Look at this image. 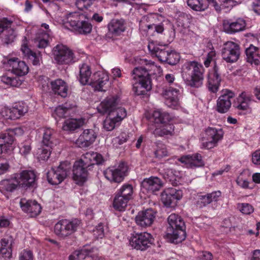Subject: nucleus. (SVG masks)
Returning a JSON list of instances; mask_svg holds the SVG:
<instances>
[{
    "label": "nucleus",
    "instance_id": "f257e3e1",
    "mask_svg": "<svg viewBox=\"0 0 260 260\" xmlns=\"http://www.w3.org/2000/svg\"><path fill=\"white\" fill-rule=\"evenodd\" d=\"M204 72V68L201 63L195 61H189L183 65L181 76L187 86L199 88L203 84Z\"/></svg>",
    "mask_w": 260,
    "mask_h": 260
},
{
    "label": "nucleus",
    "instance_id": "f03ea898",
    "mask_svg": "<svg viewBox=\"0 0 260 260\" xmlns=\"http://www.w3.org/2000/svg\"><path fill=\"white\" fill-rule=\"evenodd\" d=\"M168 225L167 235L170 241L179 243L184 240L186 237L185 224L182 217L172 213L167 218Z\"/></svg>",
    "mask_w": 260,
    "mask_h": 260
},
{
    "label": "nucleus",
    "instance_id": "7ed1b4c3",
    "mask_svg": "<svg viewBox=\"0 0 260 260\" xmlns=\"http://www.w3.org/2000/svg\"><path fill=\"white\" fill-rule=\"evenodd\" d=\"M80 224V221L77 219L60 220L54 225V233L58 237L65 239L74 234Z\"/></svg>",
    "mask_w": 260,
    "mask_h": 260
},
{
    "label": "nucleus",
    "instance_id": "20e7f679",
    "mask_svg": "<svg viewBox=\"0 0 260 260\" xmlns=\"http://www.w3.org/2000/svg\"><path fill=\"white\" fill-rule=\"evenodd\" d=\"M71 169L70 164L68 161L60 163L56 169L52 168L47 174L48 182L52 185L60 184L70 173Z\"/></svg>",
    "mask_w": 260,
    "mask_h": 260
},
{
    "label": "nucleus",
    "instance_id": "39448f33",
    "mask_svg": "<svg viewBox=\"0 0 260 260\" xmlns=\"http://www.w3.org/2000/svg\"><path fill=\"white\" fill-rule=\"evenodd\" d=\"M99 113L104 114H109L111 113L118 114L121 109L126 111L125 109L121 106V102L117 95H109L105 98L97 108Z\"/></svg>",
    "mask_w": 260,
    "mask_h": 260
},
{
    "label": "nucleus",
    "instance_id": "423d86ee",
    "mask_svg": "<svg viewBox=\"0 0 260 260\" xmlns=\"http://www.w3.org/2000/svg\"><path fill=\"white\" fill-rule=\"evenodd\" d=\"M54 59L60 64H69L73 63L74 54L69 48L62 44H58L53 48Z\"/></svg>",
    "mask_w": 260,
    "mask_h": 260
},
{
    "label": "nucleus",
    "instance_id": "0eeeda50",
    "mask_svg": "<svg viewBox=\"0 0 260 260\" xmlns=\"http://www.w3.org/2000/svg\"><path fill=\"white\" fill-rule=\"evenodd\" d=\"M223 136V132L221 128L208 127L205 130V137L203 139V147L209 149L216 147Z\"/></svg>",
    "mask_w": 260,
    "mask_h": 260
},
{
    "label": "nucleus",
    "instance_id": "6e6552de",
    "mask_svg": "<svg viewBox=\"0 0 260 260\" xmlns=\"http://www.w3.org/2000/svg\"><path fill=\"white\" fill-rule=\"evenodd\" d=\"M153 242V239L150 234L142 232L134 235L129 240V244L137 250L144 251L150 247Z\"/></svg>",
    "mask_w": 260,
    "mask_h": 260
},
{
    "label": "nucleus",
    "instance_id": "1a4fd4ad",
    "mask_svg": "<svg viewBox=\"0 0 260 260\" xmlns=\"http://www.w3.org/2000/svg\"><path fill=\"white\" fill-rule=\"evenodd\" d=\"M240 55V48L239 44L234 42L225 43L221 50L222 59L228 63L236 62Z\"/></svg>",
    "mask_w": 260,
    "mask_h": 260
},
{
    "label": "nucleus",
    "instance_id": "9d476101",
    "mask_svg": "<svg viewBox=\"0 0 260 260\" xmlns=\"http://www.w3.org/2000/svg\"><path fill=\"white\" fill-rule=\"evenodd\" d=\"M127 169V166L124 162H121L117 167L107 168L104 171V175L109 181L119 183L123 181Z\"/></svg>",
    "mask_w": 260,
    "mask_h": 260
},
{
    "label": "nucleus",
    "instance_id": "9b49d317",
    "mask_svg": "<svg viewBox=\"0 0 260 260\" xmlns=\"http://www.w3.org/2000/svg\"><path fill=\"white\" fill-rule=\"evenodd\" d=\"M235 95V93L230 90H222L221 92V95L217 100V111L220 113H226L231 107V100Z\"/></svg>",
    "mask_w": 260,
    "mask_h": 260
},
{
    "label": "nucleus",
    "instance_id": "f8f14e48",
    "mask_svg": "<svg viewBox=\"0 0 260 260\" xmlns=\"http://www.w3.org/2000/svg\"><path fill=\"white\" fill-rule=\"evenodd\" d=\"M156 212L152 209H147L139 212L135 217L137 225L142 228L150 226L156 217Z\"/></svg>",
    "mask_w": 260,
    "mask_h": 260
},
{
    "label": "nucleus",
    "instance_id": "ddd939ff",
    "mask_svg": "<svg viewBox=\"0 0 260 260\" xmlns=\"http://www.w3.org/2000/svg\"><path fill=\"white\" fill-rule=\"evenodd\" d=\"M126 111L123 109L120 110L119 114L111 113L108 114V116L104 121V127L108 131L113 130L121 121L126 117Z\"/></svg>",
    "mask_w": 260,
    "mask_h": 260
},
{
    "label": "nucleus",
    "instance_id": "4468645a",
    "mask_svg": "<svg viewBox=\"0 0 260 260\" xmlns=\"http://www.w3.org/2000/svg\"><path fill=\"white\" fill-rule=\"evenodd\" d=\"M182 197L181 190L175 188H169L161 193V201L165 206L169 207L172 204H175Z\"/></svg>",
    "mask_w": 260,
    "mask_h": 260
},
{
    "label": "nucleus",
    "instance_id": "2eb2a0df",
    "mask_svg": "<svg viewBox=\"0 0 260 260\" xmlns=\"http://www.w3.org/2000/svg\"><path fill=\"white\" fill-rule=\"evenodd\" d=\"M156 66L154 62H149L146 61L145 67H136L133 71L132 76L134 81H139L140 80H144L150 79V73L152 70H154Z\"/></svg>",
    "mask_w": 260,
    "mask_h": 260
},
{
    "label": "nucleus",
    "instance_id": "dca6fc26",
    "mask_svg": "<svg viewBox=\"0 0 260 260\" xmlns=\"http://www.w3.org/2000/svg\"><path fill=\"white\" fill-rule=\"evenodd\" d=\"M77 161L85 167L88 168V170H91L93 165L102 164L104 159L100 154L94 152H88L83 154L82 158Z\"/></svg>",
    "mask_w": 260,
    "mask_h": 260
},
{
    "label": "nucleus",
    "instance_id": "f3484780",
    "mask_svg": "<svg viewBox=\"0 0 260 260\" xmlns=\"http://www.w3.org/2000/svg\"><path fill=\"white\" fill-rule=\"evenodd\" d=\"M108 32L106 37L111 38L119 36L125 30V22L122 19H113L108 24Z\"/></svg>",
    "mask_w": 260,
    "mask_h": 260
},
{
    "label": "nucleus",
    "instance_id": "a211bd4d",
    "mask_svg": "<svg viewBox=\"0 0 260 260\" xmlns=\"http://www.w3.org/2000/svg\"><path fill=\"white\" fill-rule=\"evenodd\" d=\"M180 91L178 88L170 87L166 90L165 93V104L171 108L178 109L180 107V102L178 96Z\"/></svg>",
    "mask_w": 260,
    "mask_h": 260
},
{
    "label": "nucleus",
    "instance_id": "6ab92c4d",
    "mask_svg": "<svg viewBox=\"0 0 260 260\" xmlns=\"http://www.w3.org/2000/svg\"><path fill=\"white\" fill-rule=\"evenodd\" d=\"M15 178L18 180L22 187L31 186L35 182L36 175L34 171L30 170H23L19 173L14 174Z\"/></svg>",
    "mask_w": 260,
    "mask_h": 260
},
{
    "label": "nucleus",
    "instance_id": "aec40b11",
    "mask_svg": "<svg viewBox=\"0 0 260 260\" xmlns=\"http://www.w3.org/2000/svg\"><path fill=\"white\" fill-rule=\"evenodd\" d=\"M7 64L11 68L10 70L12 72L18 76H24L28 72V67L26 63L17 58L9 59Z\"/></svg>",
    "mask_w": 260,
    "mask_h": 260
},
{
    "label": "nucleus",
    "instance_id": "412c9836",
    "mask_svg": "<svg viewBox=\"0 0 260 260\" xmlns=\"http://www.w3.org/2000/svg\"><path fill=\"white\" fill-rule=\"evenodd\" d=\"M88 168L85 167L80 162L76 161L74 165L73 170V179L76 182L77 184H82L85 182L88 176Z\"/></svg>",
    "mask_w": 260,
    "mask_h": 260
},
{
    "label": "nucleus",
    "instance_id": "4be33fe9",
    "mask_svg": "<svg viewBox=\"0 0 260 260\" xmlns=\"http://www.w3.org/2000/svg\"><path fill=\"white\" fill-rule=\"evenodd\" d=\"M20 205L22 210L29 214L30 217L37 216L41 211L40 205L36 201L22 199L20 201Z\"/></svg>",
    "mask_w": 260,
    "mask_h": 260
},
{
    "label": "nucleus",
    "instance_id": "5701e85b",
    "mask_svg": "<svg viewBox=\"0 0 260 260\" xmlns=\"http://www.w3.org/2000/svg\"><path fill=\"white\" fill-rule=\"evenodd\" d=\"M221 77L219 73V68L214 64L213 70L208 75V88L209 91L215 93L218 89L221 82Z\"/></svg>",
    "mask_w": 260,
    "mask_h": 260
},
{
    "label": "nucleus",
    "instance_id": "b1692460",
    "mask_svg": "<svg viewBox=\"0 0 260 260\" xmlns=\"http://www.w3.org/2000/svg\"><path fill=\"white\" fill-rule=\"evenodd\" d=\"M96 137V136L93 130L87 129L84 130L79 137L76 143L79 147H87L94 142Z\"/></svg>",
    "mask_w": 260,
    "mask_h": 260
},
{
    "label": "nucleus",
    "instance_id": "393cba45",
    "mask_svg": "<svg viewBox=\"0 0 260 260\" xmlns=\"http://www.w3.org/2000/svg\"><path fill=\"white\" fill-rule=\"evenodd\" d=\"M245 27V21L240 18L233 21L227 20L223 22L224 29L225 32L229 34H233L242 31L244 30Z\"/></svg>",
    "mask_w": 260,
    "mask_h": 260
},
{
    "label": "nucleus",
    "instance_id": "a878e982",
    "mask_svg": "<svg viewBox=\"0 0 260 260\" xmlns=\"http://www.w3.org/2000/svg\"><path fill=\"white\" fill-rule=\"evenodd\" d=\"M162 184L161 180L156 177L145 179L142 182L143 188L146 190L148 192L152 193L158 191L162 186Z\"/></svg>",
    "mask_w": 260,
    "mask_h": 260
},
{
    "label": "nucleus",
    "instance_id": "bb28decb",
    "mask_svg": "<svg viewBox=\"0 0 260 260\" xmlns=\"http://www.w3.org/2000/svg\"><path fill=\"white\" fill-rule=\"evenodd\" d=\"M178 160L187 165V167H200L204 166V162L201 154L198 153L184 155L178 158Z\"/></svg>",
    "mask_w": 260,
    "mask_h": 260
},
{
    "label": "nucleus",
    "instance_id": "cd10ccee",
    "mask_svg": "<svg viewBox=\"0 0 260 260\" xmlns=\"http://www.w3.org/2000/svg\"><path fill=\"white\" fill-rule=\"evenodd\" d=\"M109 81L108 74L102 71L95 73L91 78L90 84L99 91H102L103 86Z\"/></svg>",
    "mask_w": 260,
    "mask_h": 260
},
{
    "label": "nucleus",
    "instance_id": "c85d7f7f",
    "mask_svg": "<svg viewBox=\"0 0 260 260\" xmlns=\"http://www.w3.org/2000/svg\"><path fill=\"white\" fill-rule=\"evenodd\" d=\"M58 141L55 137L54 131L50 128H45L43 129L42 144L46 147L52 148L56 146Z\"/></svg>",
    "mask_w": 260,
    "mask_h": 260
},
{
    "label": "nucleus",
    "instance_id": "c756f323",
    "mask_svg": "<svg viewBox=\"0 0 260 260\" xmlns=\"http://www.w3.org/2000/svg\"><path fill=\"white\" fill-rule=\"evenodd\" d=\"M247 62L256 66L260 64V49L252 44L245 49Z\"/></svg>",
    "mask_w": 260,
    "mask_h": 260
},
{
    "label": "nucleus",
    "instance_id": "7c9ffc66",
    "mask_svg": "<svg viewBox=\"0 0 260 260\" xmlns=\"http://www.w3.org/2000/svg\"><path fill=\"white\" fill-rule=\"evenodd\" d=\"M51 87L53 92L62 98L68 95V86L67 84L62 80L58 79L51 81Z\"/></svg>",
    "mask_w": 260,
    "mask_h": 260
},
{
    "label": "nucleus",
    "instance_id": "2f4dec72",
    "mask_svg": "<svg viewBox=\"0 0 260 260\" xmlns=\"http://www.w3.org/2000/svg\"><path fill=\"white\" fill-rule=\"evenodd\" d=\"M13 239L11 236L4 238L1 240V248L0 249V257L5 259H9L12 256V246Z\"/></svg>",
    "mask_w": 260,
    "mask_h": 260
},
{
    "label": "nucleus",
    "instance_id": "473e14b6",
    "mask_svg": "<svg viewBox=\"0 0 260 260\" xmlns=\"http://www.w3.org/2000/svg\"><path fill=\"white\" fill-rule=\"evenodd\" d=\"M150 79L140 80L133 83V91L137 95H144L151 89Z\"/></svg>",
    "mask_w": 260,
    "mask_h": 260
},
{
    "label": "nucleus",
    "instance_id": "72a5a7b5",
    "mask_svg": "<svg viewBox=\"0 0 260 260\" xmlns=\"http://www.w3.org/2000/svg\"><path fill=\"white\" fill-rule=\"evenodd\" d=\"M148 48L152 54L155 55L159 60L161 62H166L168 53H169V49L166 48L164 46H156L154 43H150L148 45Z\"/></svg>",
    "mask_w": 260,
    "mask_h": 260
},
{
    "label": "nucleus",
    "instance_id": "f704fd0d",
    "mask_svg": "<svg viewBox=\"0 0 260 260\" xmlns=\"http://www.w3.org/2000/svg\"><path fill=\"white\" fill-rule=\"evenodd\" d=\"M85 19V15L83 14L81 12H74L67 15L64 24L66 26L69 25L75 29L82 21H83V19Z\"/></svg>",
    "mask_w": 260,
    "mask_h": 260
},
{
    "label": "nucleus",
    "instance_id": "c9c22d12",
    "mask_svg": "<svg viewBox=\"0 0 260 260\" xmlns=\"http://www.w3.org/2000/svg\"><path fill=\"white\" fill-rule=\"evenodd\" d=\"M79 80L82 85L90 84L91 71L90 66L83 63L79 66Z\"/></svg>",
    "mask_w": 260,
    "mask_h": 260
},
{
    "label": "nucleus",
    "instance_id": "e433bc0d",
    "mask_svg": "<svg viewBox=\"0 0 260 260\" xmlns=\"http://www.w3.org/2000/svg\"><path fill=\"white\" fill-rule=\"evenodd\" d=\"M251 102L250 96L246 92L241 93L237 98L234 107L240 110H247L249 109Z\"/></svg>",
    "mask_w": 260,
    "mask_h": 260
},
{
    "label": "nucleus",
    "instance_id": "4c0bfd02",
    "mask_svg": "<svg viewBox=\"0 0 260 260\" xmlns=\"http://www.w3.org/2000/svg\"><path fill=\"white\" fill-rule=\"evenodd\" d=\"M84 121L80 119H70L65 120L62 125L63 131L73 132L79 128L83 124Z\"/></svg>",
    "mask_w": 260,
    "mask_h": 260
},
{
    "label": "nucleus",
    "instance_id": "58836bf2",
    "mask_svg": "<svg viewBox=\"0 0 260 260\" xmlns=\"http://www.w3.org/2000/svg\"><path fill=\"white\" fill-rule=\"evenodd\" d=\"M21 49L23 54L28 58L33 65L37 66L39 64L40 58V53L37 54L36 53L31 51L25 45H22Z\"/></svg>",
    "mask_w": 260,
    "mask_h": 260
},
{
    "label": "nucleus",
    "instance_id": "ea45409f",
    "mask_svg": "<svg viewBox=\"0 0 260 260\" xmlns=\"http://www.w3.org/2000/svg\"><path fill=\"white\" fill-rule=\"evenodd\" d=\"M128 201L125 198L115 193L113 202V207L116 210L119 211H124Z\"/></svg>",
    "mask_w": 260,
    "mask_h": 260
},
{
    "label": "nucleus",
    "instance_id": "a19ab883",
    "mask_svg": "<svg viewBox=\"0 0 260 260\" xmlns=\"http://www.w3.org/2000/svg\"><path fill=\"white\" fill-rule=\"evenodd\" d=\"M154 122L157 123H163L169 121L171 118L168 113L161 110H155L152 114Z\"/></svg>",
    "mask_w": 260,
    "mask_h": 260
},
{
    "label": "nucleus",
    "instance_id": "79ce46f5",
    "mask_svg": "<svg viewBox=\"0 0 260 260\" xmlns=\"http://www.w3.org/2000/svg\"><path fill=\"white\" fill-rule=\"evenodd\" d=\"M179 172L172 169H167L164 170L162 176L164 179L167 181L170 182L172 184H177Z\"/></svg>",
    "mask_w": 260,
    "mask_h": 260
},
{
    "label": "nucleus",
    "instance_id": "37998d69",
    "mask_svg": "<svg viewBox=\"0 0 260 260\" xmlns=\"http://www.w3.org/2000/svg\"><path fill=\"white\" fill-rule=\"evenodd\" d=\"M12 108L15 119L23 116L28 111V106L23 103H17Z\"/></svg>",
    "mask_w": 260,
    "mask_h": 260
},
{
    "label": "nucleus",
    "instance_id": "c03bdc74",
    "mask_svg": "<svg viewBox=\"0 0 260 260\" xmlns=\"http://www.w3.org/2000/svg\"><path fill=\"white\" fill-rule=\"evenodd\" d=\"M173 131V126L170 124H168L156 128L153 131V134L155 137H163L167 135H171Z\"/></svg>",
    "mask_w": 260,
    "mask_h": 260
},
{
    "label": "nucleus",
    "instance_id": "a18cd8bd",
    "mask_svg": "<svg viewBox=\"0 0 260 260\" xmlns=\"http://www.w3.org/2000/svg\"><path fill=\"white\" fill-rule=\"evenodd\" d=\"M3 185L5 190L11 192H13L20 186L18 180L15 178V175L11 179L4 180L3 182Z\"/></svg>",
    "mask_w": 260,
    "mask_h": 260
},
{
    "label": "nucleus",
    "instance_id": "49530a36",
    "mask_svg": "<svg viewBox=\"0 0 260 260\" xmlns=\"http://www.w3.org/2000/svg\"><path fill=\"white\" fill-rule=\"evenodd\" d=\"M116 193L129 201L132 198L133 193V186L130 184H124Z\"/></svg>",
    "mask_w": 260,
    "mask_h": 260
},
{
    "label": "nucleus",
    "instance_id": "de8ad7c7",
    "mask_svg": "<svg viewBox=\"0 0 260 260\" xmlns=\"http://www.w3.org/2000/svg\"><path fill=\"white\" fill-rule=\"evenodd\" d=\"M89 252L86 249L75 251L69 256V260H90Z\"/></svg>",
    "mask_w": 260,
    "mask_h": 260
},
{
    "label": "nucleus",
    "instance_id": "09e8293b",
    "mask_svg": "<svg viewBox=\"0 0 260 260\" xmlns=\"http://www.w3.org/2000/svg\"><path fill=\"white\" fill-rule=\"evenodd\" d=\"M77 26L75 29L77 30L81 34H89L92 30V25L88 21H85V19H83L80 23Z\"/></svg>",
    "mask_w": 260,
    "mask_h": 260
},
{
    "label": "nucleus",
    "instance_id": "8fccbe9b",
    "mask_svg": "<svg viewBox=\"0 0 260 260\" xmlns=\"http://www.w3.org/2000/svg\"><path fill=\"white\" fill-rule=\"evenodd\" d=\"M1 80L5 84L12 87H18L22 84L21 81L18 77L3 76Z\"/></svg>",
    "mask_w": 260,
    "mask_h": 260
},
{
    "label": "nucleus",
    "instance_id": "3c124183",
    "mask_svg": "<svg viewBox=\"0 0 260 260\" xmlns=\"http://www.w3.org/2000/svg\"><path fill=\"white\" fill-rule=\"evenodd\" d=\"M169 53L166 60V63L173 66L176 64L180 60V56L179 53L174 50H169Z\"/></svg>",
    "mask_w": 260,
    "mask_h": 260
},
{
    "label": "nucleus",
    "instance_id": "603ef678",
    "mask_svg": "<svg viewBox=\"0 0 260 260\" xmlns=\"http://www.w3.org/2000/svg\"><path fill=\"white\" fill-rule=\"evenodd\" d=\"M14 141V137L11 136L8 132L0 135V145L7 146L8 149Z\"/></svg>",
    "mask_w": 260,
    "mask_h": 260
},
{
    "label": "nucleus",
    "instance_id": "864d4df0",
    "mask_svg": "<svg viewBox=\"0 0 260 260\" xmlns=\"http://www.w3.org/2000/svg\"><path fill=\"white\" fill-rule=\"evenodd\" d=\"M71 109L64 105H59L57 107L53 113L54 116H57L60 118H64L70 114Z\"/></svg>",
    "mask_w": 260,
    "mask_h": 260
},
{
    "label": "nucleus",
    "instance_id": "5fc2aeb1",
    "mask_svg": "<svg viewBox=\"0 0 260 260\" xmlns=\"http://www.w3.org/2000/svg\"><path fill=\"white\" fill-rule=\"evenodd\" d=\"M187 3L189 7L196 11H202L207 8L202 0H187Z\"/></svg>",
    "mask_w": 260,
    "mask_h": 260
},
{
    "label": "nucleus",
    "instance_id": "6e6d98bb",
    "mask_svg": "<svg viewBox=\"0 0 260 260\" xmlns=\"http://www.w3.org/2000/svg\"><path fill=\"white\" fill-rule=\"evenodd\" d=\"M129 133L123 132L118 136L113 139L112 143L114 146L117 147L119 145L126 142L129 138Z\"/></svg>",
    "mask_w": 260,
    "mask_h": 260
},
{
    "label": "nucleus",
    "instance_id": "4d7b16f0",
    "mask_svg": "<svg viewBox=\"0 0 260 260\" xmlns=\"http://www.w3.org/2000/svg\"><path fill=\"white\" fill-rule=\"evenodd\" d=\"M18 147L20 153L22 155L26 156L29 154L31 150V141L30 140H25L21 143Z\"/></svg>",
    "mask_w": 260,
    "mask_h": 260
},
{
    "label": "nucleus",
    "instance_id": "13d9d810",
    "mask_svg": "<svg viewBox=\"0 0 260 260\" xmlns=\"http://www.w3.org/2000/svg\"><path fill=\"white\" fill-rule=\"evenodd\" d=\"M16 37V35L14 30L11 28V26L6 29L4 32V37L3 40L4 42L7 44L11 43L14 42Z\"/></svg>",
    "mask_w": 260,
    "mask_h": 260
},
{
    "label": "nucleus",
    "instance_id": "bf43d9fd",
    "mask_svg": "<svg viewBox=\"0 0 260 260\" xmlns=\"http://www.w3.org/2000/svg\"><path fill=\"white\" fill-rule=\"evenodd\" d=\"M42 145L41 148H39L37 152L38 157L40 160H46L49 157L51 154V150L52 148L46 147Z\"/></svg>",
    "mask_w": 260,
    "mask_h": 260
},
{
    "label": "nucleus",
    "instance_id": "052dcab7",
    "mask_svg": "<svg viewBox=\"0 0 260 260\" xmlns=\"http://www.w3.org/2000/svg\"><path fill=\"white\" fill-rule=\"evenodd\" d=\"M189 17V15L185 13L180 14L177 19V25L183 28L188 27L190 23Z\"/></svg>",
    "mask_w": 260,
    "mask_h": 260
},
{
    "label": "nucleus",
    "instance_id": "680f3d73",
    "mask_svg": "<svg viewBox=\"0 0 260 260\" xmlns=\"http://www.w3.org/2000/svg\"><path fill=\"white\" fill-rule=\"evenodd\" d=\"M154 154L156 157L162 158L168 156L169 152L166 145L161 143H159L157 145V148L154 152Z\"/></svg>",
    "mask_w": 260,
    "mask_h": 260
},
{
    "label": "nucleus",
    "instance_id": "e2e57ef3",
    "mask_svg": "<svg viewBox=\"0 0 260 260\" xmlns=\"http://www.w3.org/2000/svg\"><path fill=\"white\" fill-rule=\"evenodd\" d=\"M237 185L243 189L251 188L249 187V182L248 179L245 176L244 174H241L237 178L236 180Z\"/></svg>",
    "mask_w": 260,
    "mask_h": 260
},
{
    "label": "nucleus",
    "instance_id": "0e129e2a",
    "mask_svg": "<svg viewBox=\"0 0 260 260\" xmlns=\"http://www.w3.org/2000/svg\"><path fill=\"white\" fill-rule=\"evenodd\" d=\"M0 114L6 119H15V117L13 114L12 108L5 107L1 109Z\"/></svg>",
    "mask_w": 260,
    "mask_h": 260
},
{
    "label": "nucleus",
    "instance_id": "69168bd1",
    "mask_svg": "<svg viewBox=\"0 0 260 260\" xmlns=\"http://www.w3.org/2000/svg\"><path fill=\"white\" fill-rule=\"evenodd\" d=\"M210 203H211L207 194L199 196L197 201V205L201 208L207 206Z\"/></svg>",
    "mask_w": 260,
    "mask_h": 260
},
{
    "label": "nucleus",
    "instance_id": "338daca9",
    "mask_svg": "<svg viewBox=\"0 0 260 260\" xmlns=\"http://www.w3.org/2000/svg\"><path fill=\"white\" fill-rule=\"evenodd\" d=\"M92 233L94 237L96 238H103L104 237V225L102 223H99L92 230Z\"/></svg>",
    "mask_w": 260,
    "mask_h": 260
},
{
    "label": "nucleus",
    "instance_id": "774afa93",
    "mask_svg": "<svg viewBox=\"0 0 260 260\" xmlns=\"http://www.w3.org/2000/svg\"><path fill=\"white\" fill-rule=\"evenodd\" d=\"M94 0H76V5L77 7L81 10L87 9L90 7Z\"/></svg>",
    "mask_w": 260,
    "mask_h": 260
}]
</instances>
